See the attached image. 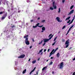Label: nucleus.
I'll use <instances>...</instances> for the list:
<instances>
[{
	"label": "nucleus",
	"mask_w": 75,
	"mask_h": 75,
	"mask_svg": "<svg viewBox=\"0 0 75 75\" xmlns=\"http://www.w3.org/2000/svg\"><path fill=\"white\" fill-rule=\"evenodd\" d=\"M25 57V54H22V55H21L19 57H18V58H23L24 57Z\"/></svg>",
	"instance_id": "obj_6"
},
{
	"label": "nucleus",
	"mask_w": 75,
	"mask_h": 75,
	"mask_svg": "<svg viewBox=\"0 0 75 75\" xmlns=\"http://www.w3.org/2000/svg\"><path fill=\"white\" fill-rule=\"evenodd\" d=\"M44 30H42L41 31V32H42V33H43V32H44Z\"/></svg>",
	"instance_id": "obj_61"
},
{
	"label": "nucleus",
	"mask_w": 75,
	"mask_h": 75,
	"mask_svg": "<svg viewBox=\"0 0 75 75\" xmlns=\"http://www.w3.org/2000/svg\"><path fill=\"white\" fill-rule=\"evenodd\" d=\"M47 51V50L46 49H45L44 50V52H45V51Z\"/></svg>",
	"instance_id": "obj_51"
},
{
	"label": "nucleus",
	"mask_w": 75,
	"mask_h": 75,
	"mask_svg": "<svg viewBox=\"0 0 75 75\" xmlns=\"http://www.w3.org/2000/svg\"><path fill=\"white\" fill-rule=\"evenodd\" d=\"M31 1L30 0H27V3H30L31 2Z\"/></svg>",
	"instance_id": "obj_26"
},
{
	"label": "nucleus",
	"mask_w": 75,
	"mask_h": 75,
	"mask_svg": "<svg viewBox=\"0 0 75 75\" xmlns=\"http://www.w3.org/2000/svg\"><path fill=\"white\" fill-rule=\"evenodd\" d=\"M65 27H66V26L64 25V26L62 28V29H64V28H65Z\"/></svg>",
	"instance_id": "obj_37"
},
{
	"label": "nucleus",
	"mask_w": 75,
	"mask_h": 75,
	"mask_svg": "<svg viewBox=\"0 0 75 75\" xmlns=\"http://www.w3.org/2000/svg\"><path fill=\"white\" fill-rule=\"evenodd\" d=\"M75 57L73 59V61H75Z\"/></svg>",
	"instance_id": "obj_55"
},
{
	"label": "nucleus",
	"mask_w": 75,
	"mask_h": 75,
	"mask_svg": "<svg viewBox=\"0 0 75 75\" xmlns=\"http://www.w3.org/2000/svg\"><path fill=\"white\" fill-rule=\"evenodd\" d=\"M32 40L33 42H34V39L32 38Z\"/></svg>",
	"instance_id": "obj_48"
},
{
	"label": "nucleus",
	"mask_w": 75,
	"mask_h": 75,
	"mask_svg": "<svg viewBox=\"0 0 75 75\" xmlns=\"http://www.w3.org/2000/svg\"><path fill=\"white\" fill-rule=\"evenodd\" d=\"M3 13H5V11L0 12V14H2Z\"/></svg>",
	"instance_id": "obj_15"
},
{
	"label": "nucleus",
	"mask_w": 75,
	"mask_h": 75,
	"mask_svg": "<svg viewBox=\"0 0 75 75\" xmlns=\"http://www.w3.org/2000/svg\"><path fill=\"white\" fill-rule=\"evenodd\" d=\"M45 44H46V43L44 42V43L43 44V46H44L45 45Z\"/></svg>",
	"instance_id": "obj_44"
},
{
	"label": "nucleus",
	"mask_w": 75,
	"mask_h": 75,
	"mask_svg": "<svg viewBox=\"0 0 75 75\" xmlns=\"http://www.w3.org/2000/svg\"><path fill=\"white\" fill-rule=\"evenodd\" d=\"M50 10H54V8L52 7H50Z\"/></svg>",
	"instance_id": "obj_29"
},
{
	"label": "nucleus",
	"mask_w": 75,
	"mask_h": 75,
	"mask_svg": "<svg viewBox=\"0 0 75 75\" xmlns=\"http://www.w3.org/2000/svg\"><path fill=\"white\" fill-rule=\"evenodd\" d=\"M12 28H14V27H15V28H16V26H14V25H13V26H11Z\"/></svg>",
	"instance_id": "obj_41"
},
{
	"label": "nucleus",
	"mask_w": 75,
	"mask_h": 75,
	"mask_svg": "<svg viewBox=\"0 0 75 75\" xmlns=\"http://www.w3.org/2000/svg\"><path fill=\"white\" fill-rule=\"evenodd\" d=\"M53 64V62H51L49 64V65H52Z\"/></svg>",
	"instance_id": "obj_25"
},
{
	"label": "nucleus",
	"mask_w": 75,
	"mask_h": 75,
	"mask_svg": "<svg viewBox=\"0 0 75 75\" xmlns=\"http://www.w3.org/2000/svg\"><path fill=\"white\" fill-rule=\"evenodd\" d=\"M46 68H47V67H44L42 69V71H44V70H45V69H46Z\"/></svg>",
	"instance_id": "obj_21"
},
{
	"label": "nucleus",
	"mask_w": 75,
	"mask_h": 75,
	"mask_svg": "<svg viewBox=\"0 0 75 75\" xmlns=\"http://www.w3.org/2000/svg\"><path fill=\"white\" fill-rule=\"evenodd\" d=\"M53 6L54 8V9H56L57 8V6H56V5H55V2H53Z\"/></svg>",
	"instance_id": "obj_7"
},
{
	"label": "nucleus",
	"mask_w": 75,
	"mask_h": 75,
	"mask_svg": "<svg viewBox=\"0 0 75 75\" xmlns=\"http://www.w3.org/2000/svg\"><path fill=\"white\" fill-rule=\"evenodd\" d=\"M6 18L5 17L3 16L1 18L2 20H4V18Z\"/></svg>",
	"instance_id": "obj_31"
},
{
	"label": "nucleus",
	"mask_w": 75,
	"mask_h": 75,
	"mask_svg": "<svg viewBox=\"0 0 75 75\" xmlns=\"http://www.w3.org/2000/svg\"><path fill=\"white\" fill-rule=\"evenodd\" d=\"M57 37H56L54 38V41H55V40H56L57 39Z\"/></svg>",
	"instance_id": "obj_32"
},
{
	"label": "nucleus",
	"mask_w": 75,
	"mask_h": 75,
	"mask_svg": "<svg viewBox=\"0 0 75 75\" xmlns=\"http://www.w3.org/2000/svg\"><path fill=\"white\" fill-rule=\"evenodd\" d=\"M26 69H25V70H23V74H25V72H26Z\"/></svg>",
	"instance_id": "obj_16"
},
{
	"label": "nucleus",
	"mask_w": 75,
	"mask_h": 75,
	"mask_svg": "<svg viewBox=\"0 0 75 75\" xmlns=\"http://www.w3.org/2000/svg\"><path fill=\"white\" fill-rule=\"evenodd\" d=\"M74 25H72L71 26V27L70 28L71 29L72 28V27H74Z\"/></svg>",
	"instance_id": "obj_38"
},
{
	"label": "nucleus",
	"mask_w": 75,
	"mask_h": 75,
	"mask_svg": "<svg viewBox=\"0 0 75 75\" xmlns=\"http://www.w3.org/2000/svg\"><path fill=\"white\" fill-rule=\"evenodd\" d=\"M71 48H72V47H71L70 48H69V50H71Z\"/></svg>",
	"instance_id": "obj_46"
},
{
	"label": "nucleus",
	"mask_w": 75,
	"mask_h": 75,
	"mask_svg": "<svg viewBox=\"0 0 75 75\" xmlns=\"http://www.w3.org/2000/svg\"><path fill=\"white\" fill-rule=\"evenodd\" d=\"M56 41H55L52 44V45H54L55 44V43H56Z\"/></svg>",
	"instance_id": "obj_33"
},
{
	"label": "nucleus",
	"mask_w": 75,
	"mask_h": 75,
	"mask_svg": "<svg viewBox=\"0 0 75 75\" xmlns=\"http://www.w3.org/2000/svg\"><path fill=\"white\" fill-rule=\"evenodd\" d=\"M56 19L57 20V21H58V22H61L62 21H60V18L59 17H57L56 18Z\"/></svg>",
	"instance_id": "obj_10"
},
{
	"label": "nucleus",
	"mask_w": 75,
	"mask_h": 75,
	"mask_svg": "<svg viewBox=\"0 0 75 75\" xmlns=\"http://www.w3.org/2000/svg\"><path fill=\"white\" fill-rule=\"evenodd\" d=\"M12 8H11V10H14V8H13V7H12Z\"/></svg>",
	"instance_id": "obj_43"
},
{
	"label": "nucleus",
	"mask_w": 75,
	"mask_h": 75,
	"mask_svg": "<svg viewBox=\"0 0 75 75\" xmlns=\"http://www.w3.org/2000/svg\"><path fill=\"white\" fill-rule=\"evenodd\" d=\"M8 18H9V19H10L11 18H10V16H9L8 17Z\"/></svg>",
	"instance_id": "obj_53"
},
{
	"label": "nucleus",
	"mask_w": 75,
	"mask_h": 75,
	"mask_svg": "<svg viewBox=\"0 0 75 75\" xmlns=\"http://www.w3.org/2000/svg\"><path fill=\"white\" fill-rule=\"evenodd\" d=\"M71 29L70 28H69V30H68V31L67 32V34H66V35H67V34H68V33H69V32L70 30H71Z\"/></svg>",
	"instance_id": "obj_18"
},
{
	"label": "nucleus",
	"mask_w": 75,
	"mask_h": 75,
	"mask_svg": "<svg viewBox=\"0 0 75 75\" xmlns=\"http://www.w3.org/2000/svg\"><path fill=\"white\" fill-rule=\"evenodd\" d=\"M36 74H37V75H38V72H36Z\"/></svg>",
	"instance_id": "obj_50"
},
{
	"label": "nucleus",
	"mask_w": 75,
	"mask_h": 75,
	"mask_svg": "<svg viewBox=\"0 0 75 75\" xmlns=\"http://www.w3.org/2000/svg\"><path fill=\"white\" fill-rule=\"evenodd\" d=\"M45 20H42L41 21L42 23H45Z\"/></svg>",
	"instance_id": "obj_23"
},
{
	"label": "nucleus",
	"mask_w": 75,
	"mask_h": 75,
	"mask_svg": "<svg viewBox=\"0 0 75 75\" xmlns=\"http://www.w3.org/2000/svg\"><path fill=\"white\" fill-rule=\"evenodd\" d=\"M36 63V60H35L32 62L33 64H35Z\"/></svg>",
	"instance_id": "obj_19"
},
{
	"label": "nucleus",
	"mask_w": 75,
	"mask_h": 75,
	"mask_svg": "<svg viewBox=\"0 0 75 75\" xmlns=\"http://www.w3.org/2000/svg\"><path fill=\"white\" fill-rule=\"evenodd\" d=\"M30 59H29L28 60V61H30Z\"/></svg>",
	"instance_id": "obj_62"
},
{
	"label": "nucleus",
	"mask_w": 75,
	"mask_h": 75,
	"mask_svg": "<svg viewBox=\"0 0 75 75\" xmlns=\"http://www.w3.org/2000/svg\"><path fill=\"white\" fill-rule=\"evenodd\" d=\"M50 49H49L48 50H47V52H49V51H50Z\"/></svg>",
	"instance_id": "obj_52"
},
{
	"label": "nucleus",
	"mask_w": 75,
	"mask_h": 75,
	"mask_svg": "<svg viewBox=\"0 0 75 75\" xmlns=\"http://www.w3.org/2000/svg\"><path fill=\"white\" fill-rule=\"evenodd\" d=\"M62 42H65V39H62Z\"/></svg>",
	"instance_id": "obj_22"
},
{
	"label": "nucleus",
	"mask_w": 75,
	"mask_h": 75,
	"mask_svg": "<svg viewBox=\"0 0 75 75\" xmlns=\"http://www.w3.org/2000/svg\"><path fill=\"white\" fill-rule=\"evenodd\" d=\"M74 20H75V18L74 17H73L71 21V22H70L68 24V25H70V24H72V23H73V21H74Z\"/></svg>",
	"instance_id": "obj_11"
},
{
	"label": "nucleus",
	"mask_w": 75,
	"mask_h": 75,
	"mask_svg": "<svg viewBox=\"0 0 75 75\" xmlns=\"http://www.w3.org/2000/svg\"><path fill=\"white\" fill-rule=\"evenodd\" d=\"M72 75H75V72H74L73 74H72Z\"/></svg>",
	"instance_id": "obj_49"
},
{
	"label": "nucleus",
	"mask_w": 75,
	"mask_h": 75,
	"mask_svg": "<svg viewBox=\"0 0 75 75\" xmlns=\"http://www.w3.org/2000/svg\"><path fill=\"white\" fill-rule=\"evenodd\" d=\"M58 48H57L55 50L56 51H57V50H58Z\"/></svg>",
	"instance_id": "obj_54"
},
{
	"label": "nucleus",
	"mask_w": 75,
	"mask_h": 75,
	"mask_svg": "<svg viewBox=\"0 0 75 75\" xmlns=\"http://www.w3.org/2000/svg\"><path fill=\"white\" fill-rule=\"evenodd\" d=\"M65 0H62V3H64L65 2Z\"/></svg>",
	"instance_id": "obj_47"
},
{
	"label": "nucleus",
	"mask_w": 75,
	"mask_h": 75,
	"mask_svg": "<svg viewBox=\"0 0 75 75\" xmlns=\"http://www.w3.org/2000/svg\"><path fill=\"white\" fill-rule=\"evenodd\" d=\"M59 68L60 69H63L64 67V62H62L59 65V64L57 65V67H59Z\"/></svg>",
	"instance_id": "obj_2"
},
{
	"label": "nucleus",
	"mask_w": 75,
	"mask_h": 75,
	"mask_svg": "<svg viewBox=\"0 0 75 75\" xmlns=\"http://www.w3.org/2000/svg\"><path fill=\"white\" fill-rule=\"evenodd\" d=\"M42 42H43V40H42L41 41V42H40L39 43V44H42Z\"/></svg>",
	"instance_id": "obj_27"
},
{
	"label": "nucleus",
	"mask_w": 75,
	"mask_h": 75,
	"mask_svg": "<svg viewBox=\"0 0 75 75\" xmlns=\"http://www.w3.org/2000/svg\"><path fill=\"white\" fill-rule=\"evenodd\" d=\"M30 48H32V46H31L30 47Z\"/></svg>",
	"instance_id": "obj_57"
},
{
	"label": "nucleus",
	"mask_w": 75,
	"mask_h": 75,
	"mask_svg": "<svg viewBox=\"0 0 75 75\" xmlns=\"http://www.w3.org/2000/svg\"><path fill=\"white\" fill-rule=\"evenodd\" d=\"M33 72H34V71H33V70L32 71L30 72L29 74H30V75H31V74H32V73Z\"/></svg>",
	"instance_id": "obj_34"
},
{
	"label": "nucleus",
	"mask_w": 75,
	"mask_h": 75,
	"mask_svg": "<svg viewBox=\"0 0 75 75\" xmlns=\"http://www.w3.org/2000/svg\"><path fill=\"white\" fill-rule=\"evenodd\" d=\"M70 21H71V20H69L67 22V23H69Z\"/></svg>",
	"instance_id": "obj_36"
},
{
	"label": "nucleus",
	"mask_w": 75,
	"mask_h": 75,
	"mask_svg": "<svg viewBox=\"0 0 75 75\" xmlns=\"http://www.w3.org/2000/svg\"><path fill=\"white\" fill-rule=\"evenodd\" d=\"M42 50H43V49H41V50H40V51H39V52H42Z\"/></svg>",
	"instance_id": "obj_40"
},
{
	"label": "nucleus",
	"mask_w": 75,
	"mask_h": 75,
	"mask_svg": "<svg viewBox=\"0 0 75 75\" xmlns=\"http://www.w3.org/2000/svg\"><path fill=\"white\" fill-rule=\"evenodd\" d=\"M74 10L73 9L70 12V13L68 14V16H69V15H71V14H72L73 13H74Z\"/></svg>",
	"instance_id": "obj_8"
},
{
	"label": "nucleus",
	"mask_w": 75,
	"mask_h": 75,
	"mask_svg": "<svg viewBox=\"0 0 75 75\" xmlns=\"http://www.w3.org/2000/svg\"><path fill=\"white\" fill-rule=\"evenodd\" d=\"M69 40H67L65 42V45H67L66 46L65 48H68V47H69Z\"/></svg>",
	"instance_id": "obj_4"
},
{
	"label": "nucleus",
	"mask_w": 75,
	"mask_h": 75,
	"mask_svg": "<svg viewBox=\"0 0 75 75\" xmlns=\"http://www.w3.org/2000/svg\"><path fill=\"white\" fill-rule=\"evenodd\" d=\"M42 30L43 31H45V27H42Z\"/></svg>",
	"instance_id": "obj_14"
},
{
	"label": "nucleus",
	"mask_w": 75,
	"mask_h": 75,
	"mask_svg": "<svg viewBox=\"0 0 75 75\" xmlns=\"http://www.w3.org/2000/svg\"><path fill=\"white\" fill-rule=\"evenodd\" d=\"M70 18H71V17L70 16H69L68 17H67V18H66V21H67V20H69V19Z\"/></svg>",
	"instance_id": "obj_17"
},
{
	"label": "nucleus",
	"mask_w": 75,
	"mask_h": 75,
	"mask_svg": "<svg viewBox=\"0 0 75 75\" xmlns=\"http://www.w3.org/2000/svg\"><path fill=\"white\" fill-rule=\"evenodd\" d=\"M11 29H9V31H8V30H7L6 31L7 33H10V32L11 31Z\"/></svg>",
	"instance_id": "obj_13"
},
{
	"label": "nucleus",
	"mask_w": 75,
	"mask_h": 75,
	"mask_svg": "<svg viewBox=\"0 0 75 75\" xmlns=\"http://www.w3.org/2000/svg\"><path fill=\"white\" fill-rule=\"evenodd\" d=\"M54 36V35H52V36L49 38V40H51L52 38V37Z\"/></svg>",
	"instance_id": "obj_30"
},
{
	"label": "nucleus",
	"mask_w": 75,
	"mask_h": 75,
	"mask_svg": "<svg viewBox=\"0 0 75 75\" xmlns=\"http://www.w3.org/2000/svg\"><path fill=\"white\" fill-rule=\"evenodd\" d=\"M18 13H20L21 12V11H18Z\"/></svg>",
	"instance_id": "obj_59"
},
{
	"label": "nucleus",
	"mask_w": 75,
	"mask_h": 75,
	"mask_svg": "<svg viewBox=\"0 0 75 75\" xmlns=\"http://www.w3.org/2000/svg\"><path fill=\"white\" fill-rule=\"evenodd\" d=\"M51 35H52V34H50V35H49V36H48L49 38V37H50V36H51Z\"/></svg>",
	"instance_id": "obj_42"
},
{
	"label": "nucleus",
	"mask_w": 75,
	"mask_h": 75,
	"mask_svg": "<svg viewBox=\"0 0 75 75\" xmlns=\"http://www.w3.org/2000/svg\"><path fill=\"white\" fill-rule=\"evenodd\" d=\"M50 58L51 59H52L53 58V57H51Z\"/></svg>",
	"instance_id": "obj_64"
},
{
	"label": "nucleus",
	"mask_w": 75,
	"mask_h": 75,
	"mask_svg": "<svg viewBox=\"0 0 75 75\" xmlns=\"http://www.w3.org/2000/svg\"><path fill=\"white\" fill-rule=\"evenodd\" d=\"M50 40V38L48 39H43V42L46 43V42L49 41V40Z\"/></svg>",
	"instance_id": "obj_5"
},
{
	"label": "nucleus",
	"mask_w": 75,
	"mask_h": 75,
	"mask_svg": "<svg viewBox=\"0 0 75 75\" xmlns=\"http://www.w3.org/2000/svg\"><path fill=\"white\" fill-rule=\"evenodd\" d=\"M74 5H72V6H71V7H70V10H72V8H73V7H74Z\"/></svg>",
	"instance_id": "obj_28"
},
{
	"label": "nucleus",
	"mask_w": 75,
	"mask_h": 75,
	"mask_svg": "<svg viewBox=\"0 0 75 75\" xmlns=\"http://www.w3.org/2000/svg\"><path fill=\"white\" fill-rule=\"evenodd\" d=\"M28 35H27L26 36H25L24 37V38H26L25 40V42L26 45H30V42L28 41Z\"/></svg>",
	"instance_id": "obj_1"
},
{
	"label": "nucleus",
	"mask_w": 75,
	"mask_h": 75,
	"mask_svg": "<svg viewBox=\"0 0 75 75\" xmlns=\"http://www.w3.org/2000/svg\"><path fill=\"white\" fill-rule=\"evenodd\" d=\"M52 74H54V71H52Z\"/></svg>",
	"instance_id": "obj_58"
},
{
	"label": "nucleus",
	"mask_w": 75,
	"mask_h": 75,
	"mask_svg": "<svg viewBox=\"0 0 75 75\" xmlns=\"http://www.w3.org/2000/svg\"><path fill=\"white\" fill-rule=\"evenodd\" d=\"M40 58H38V61H39V60H40Z\"/></svg>",
	"instance_id": "obj_63"
},
{
	"label": "nucleus",
	"mask_w": 75,
	"mask_h": 75,
	"mask_svg": "<svg viewBox=\"0 0 75 75\" xmlns=\"http://www.w3.org/2000/svg\"><path fill=\"white\" fill-rule=\"evenodd\" d=\"M58 13H61V9H60V8H59V11H58Z\"/></svg>",
	"instance_id": "obj_24"
},
{
	"label": "nucleus",
	"mask_w": 75,
	"mask_h": 75,
	"mask_svg": "<svg viewBox=\"0 0 75 75\" xmlns=\"http://www.w3.org/2000/svg\"><path fill=\"white\" fill-rule=\"evenodd\" d=\"M34 21L33 20H30V22L31 23H32V22H33V21Z\"/></svg>",
	"instance_id": "obj_45"
},
{
	"label": "nucleus",
	"mask_w": 75,
	"mask_h": 75,
	"mask_svg": "<svg viewBox=\"0 0 75 75\" xmlns=\"http://www.w3.org/2000/svg\"><path fill=\"white\" fill-rule=\"evenodd\" d=\"M59 55H60V54H59V53H58L57 54V57H59Z\"/></svg>",
	"instance_id": "obj_20"
},
{
	"label": "nucleus",
	"mask_w": 75,
	"mask_h": 75,
	"mask_svg": "<svg viewBox=\"0 0 75 75\" xmlns=\"http://www.w3.org/2000/svg\"><path fill=\"white\" fill-rule=\"evenodd\" d=\"M55 50L54 49H53L52 51H51V52H50V55H49V57H50V56H51L53 54H54V53H53V52Z\"/></svg>",
	"instance_id": "obj_9"
},
{
	"label": "nucleus",
	"mask_w": 75,
	"mask_h": 75,
	"mask_svg": "<svg viewBox=\"0 0 75 75\" xmlns=\"http://www.w3.org/2000/svg\"><path fill=\"white\" fill-rule=\"evenodd\" d=\"M42 54H43V52H42L40 54V55H42Z\"/></svg>",
	"instance_id": "obj_60"
},
{
	"label": "nucleus",
	"mask_w": 75,
	"mask_h": 75,
	"mask_svg": "<svg viewBox=\"0 0 75 75\" xmlns=\"http://www.w3.org/2000/svg\"><path fill=\"white\" fill-rule=\"evenodd\" d=\"M35 68H36V67H35L34 69H33V70H32L33 72L35 71Z\"/></svg>",
	"instance_id": "obj_39"
},
{
	"label": "nucleus",
	"mask_w": 75,
	"mask_h": 75,
	"mask_svg": "<svg viewBox=\"0 0 75 75\" xmlns=\"http://www.w3.org/2000/svg\"><path fill=\"white\" fill-rule=\"evenodd\" d=\"M40 25V23H37L36 25L35 26H33V28H36L37 27H40V28H41L43 27V25H42L41 26L39 25Z\"/></svg>",
	"instance_id": "obj_3"
},
{
	"label": "nucleus",
	"mask_w": 75,
	"mask_h": 75,
	"mask_svg": "<svg viewBox=\"0 0 75 75\" xmlns=\"http://www.w3.org/2000/svg\"><path fill=\"white\" fill-rule=\"evenodd\" d=\"M56 51H57V50H55L54 51V52H53V53L55 52H56Z\"/></svg>",
	"instance_id": "obj_56"
},
{
	"label": "nucleus",
	"mask_w": 75,
	"mask_h": 75,
	"mask_svg": "<svg viewBox=\"0 0 75 75\" xmlns=\"http://www.w3.org/2000/svg\"><path fill=\"white\" fill-rule=\"evenodd\" d=\"M7 13L6 12L5 14L4 15V16L6 18L7 17Z\"/></svg>",
	"instance_id": "obj_12"
},
{
	"label": "nucleus",
	"mask_w": 75,
	"mask_h": 75,
	"mask_svg": "<svg viewBox=\"0 0 75 75\" xmlns=\"http://www.w3.org/2000/svg\"><path fill=\"white\" fill-rule=\"evenodd\" d=\"M70 21H71V20H69L67 22V23H69Z\"/></svg>",
	"instance_id": "obj_35"
}]
</instances>
